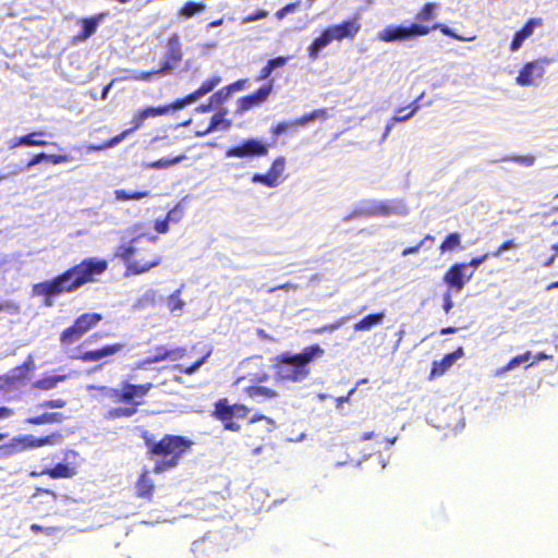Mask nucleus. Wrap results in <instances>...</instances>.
<instances>
[{
    "label": "nucleus",
    "mask_w": 558,
    "mask_h": 558,
    "mask_svg": "<svg viewBox=\"0 0 558 558\" xmlns=\"http://www.w3.org/2000/svg\"><path fill=\"white\" fill-rule=\"evenodd\" d=\"M167 305L171 313L180 312L183 310L185 302L181 299V288L177 289L169 295Z\"/></svg>",
    "instance_id": "37998d69"
},
{
    "label": "nucleus",
    "mask_w": 558,
    "mask_h": 558,
    "mask_svg": "<svg viewBox=\"0 0 558 558\" xmlns=\"http://www.w3.org/2000/svg\"><path fill=\"white\" fill-rule=\"evenodd\" d=\"M221 82V76L214 75L205 81L202 82L201 86L195 89L193 93L186 95L184 98L179 99V101L182 104V108L186 105H190L192 102H195L199 98L204 97L205 95L213 92Z\"/></svg>",
    "instance_id": "5701e85b"
},
{
    "label": "nucleus",
    "mask_w": 558,
    "mask_h": 558,
    "mask_svg": "<svg viewBox=\"0 0 558 558\" xmlns=\"http://www.w3.org/2000/svg\"><path fill=\"white\" fill-rule=\"evenodd\" d=\"M124 349V344L117 342L111 344H106L101 348L94 349V350H87L82 353H80L76 356V360L84 362V363H90V362H98L102 360H107L111 357L112 355L119 353Z\"/></svg>",
    "instance_id": "f3484780"
},
{
    "label": "nucleus",
    "mask_w": 558,
    "mask_h": 558,
    "mask_svg": "<svg viewBox=\"0 0 558 558\" xmlns=\"http://www.w3.org/2000/svg\"><path fill=\"white\" fill-rule=\"evenodd\" d=\"M512 160L520 162L522 165H525V166H532L535 161V158L531 155H526V156L512 157Z\"/></svg>",
    "instance_id": "e2e57ef3"
},
{
    "label": "nucleus",
    "mask_w": 558,
    "mask_h": 558,
    "mask_svg": "<svg viewBox=\"0 0 558 558\" xmlns=\"http://www.w3.org/2000/svg\"><path fill=\"white\" fill-rule=\"evenodd\" d=\"M246 398L252 400H269L278 397V392L269 387L258 386L256 383L250 384L242 390Z\"/></svg>",
    "instance_id": "c85d7f7f"
},
{
    "label": "nucleus",
    "mask_w": 558,
    "mask_h": 558,
    "mask_svg": "<svg viewBox=\"0 0 558 558\" xmlns=\"http://www.w3.org/2000/svg\"><path fill=\"white\" fill-rule=\"evenodd\" d=\"M288 57H276L268 60L267 64L275 71L276 69L282 68L287 64Z\"/></svg>",
    "instance_id": "13d9d810"
},
{
    "label": "nucleus",
    "mask_w": 558,
    "mask_h": 558,
    "mask_svg": "<svg viewBox=\"0 0 558 558\" xmlns=\"http://www.w3.org/2000/svg\"><path fill=\"white\" fill-rule=\"evenodd\" d=\"M489 256H492V253H485L481 256H476V257H473L469 264H466L468 266H471L473 268H477L480 265H482Z\"/></svg>",
    "instance_id": "052dcab7"
},
{
    "label": "nucleus",
    "mask_w": 558,
    "mask_h": 558,
    "mask_svg": "<svg viewBox=\"0 0 558 558\" xmlns=\"http://www.w3.org/2000/svg\"><path fill=\"white\" fill-rule=\"evenodd\" d=\"M333 39L335 37L332 36L330 27L324 29L307 48L310 59L313 61L316 60L319 57L320 50L327 47Z\"/></svg>",
    "instance_id": "c756f323"
},
{
    "label": "nucleus",
    "mask_w": 558,
    "mask_h": 558,
    "mask_svg": "<svg viewBox=\"0 0 558 558\" xmlns=\"http://www.w3.org/2000/svg\"><path fill=\"white\" fill-rule=\"evenodd\" d=\"M421 247H423V242H418L416 245L413 246H408L402 251V256L417 253Z\"/></svg>",
    "instance_id": "338daca9"
},
{
    "label": "nucleus",
    "mask_w": 558,
    "mask_h": 558,
    "mask_svg": "<svg viewBox=\"0 0 558 558\" xmlns=\"http://www.w3.org/2000/svg\"><path fill=\"white\" fill-rule=\"evenodd\" d=\"M130 134V131L123 130L120 134L113 136L112 138L108 140L104 145L102 148H110L116 145H118L120 142H122L128 135Z\"/></svg>",
    "instance_id": "8fccbe9b"
},
{
    "label": "nucleus",
    "mask_w": 558,
    "mask_h": 558,
    "mask_svg": "<svg viewBox=\"0 0 558 558\" xmlns=\"http://www.w3.org/2000/svg\"><path fill=\"white\" fill-rule=\"evenodd\" d=\"M384 319H385V314L383 312L369 314V315L363 317L357 323H355L353 326V329H354V331H369L375 326L383 324Z\"/></svg>",
    "instance_id": "72a5a7b5"
},
{
    "label": "nucleus",
    "mask_w": 558,
    "mask_h": 558,
    "mask_svg": "<svg viewBox=\"0 0 558 558\" xmlns=\"http://www.w3.org/2000/svg\"><path fill=\"white\" fill-rule=\"evenodd\" d=\"M141 437L147 458L154 461L153 472L156 474L177 468L194 445L191 439L181 435L165 434L156 439L151 433L144 430Z\"/></svg>",
    "instance_id": "f03ea898"
},
{
    "label": "nucleus",
    "mask_w": 558,
    "mask_h": 558,
    "mask_svg": "<svg viewBox=\"0 0 558 558\" xmlns=\"http://www.w3.org/2000/svg\"><path fill=\"white\" fill-rule=\"evenodd\" d=\"M227 109H220L216 114H214L210 119L209 124L204 128L203 130H196L195 135L197 137H203L207 134H209L213 131H216L218 129L227 130L232 125V121L229 119H226Z\"/></svg>",
    "instance_id": "cd10ccee"
},
{
    "label": "nucleus",
    "mask_w": 558,
    "mask_h": 558,
    "mask_svg": "<svg viewBox=\"0 0 558 558\" xmlns=\"http://www.w3.org/2000/svg\"><path fill=\"white\" fill-rule=\"evenodd\" d=\"M549 63L548 59H539L526 62L520 70L515 82L521 86L534 84L535 78H541L544 74V64Z\"/></svg>",
    "instance_id": "dca6fc26"
},
{
    "label": "nucleus",
    "mask_w": 558,
    "mask_h": 558,
    "mask_svg": "<svg viewBox=\"0 0 558 558\" xmlns=\"http://www.w3.org/2000/svg\"><path fill=\"white\" fill-rule=\"evenodd\" d=\"M466 268L465 263L451 265L444 275V282L456 292H461L465 283L473 277V272L466 274Z\"/></svg>",
    "instance_id": "4468645a"
},
{
    "label": "nucleus",
    "mask_w": 558,
    "mask_h": 558,
    "mask_svg": "<svg viewBox=\"0 0 558 558\" xmlns=\"http://www.w3.org/2000/svg\"><path fill=\"white\" fill-rule=\"evenodd\" d=\"M269 379V375L264 373L260 375H255L253 378L250 379V384L256 383V385L262 386L260 384L267 381Z\"/></svg>",
    "instance_id": "774afa93"
},
{
    "label": "nucleus",
    "mask_w": 558,
    "mask_h": 558,
    "mask_svg": "<svg viewBox=\"0 0 558 558\" xmlns=\"http://www.w3.org/2000/svg\"><path fill=\"white\" fill-rule=\"evenodd\" d=\"M269 147L258 138H247L239 145L227 148L225 156L229 158H251L266 156Z\"/></svg>",
    "instance_id": "9b49d317"
},
{
    "label": "nucleus",
    "mask_w": 558,
    "mask_h": 558,
    "mask_svg": "<svg viewBox=\"0 0 558 558\" xmlns=\"http://www.w3.org/2000/svg\"><path fill=\"white\" fill-rule=\"evenodd\" d=\"M146 121L145 117L143 116V112L141 109H138L134 114H133V118L131 120V128L130 129H126L128 131H130V134L136 130H138L143 124L144 122Z\"/></svg>",
    "instance_id": "49530a36"
},
{
    "label": "nucleus",
    "mask_w": 558,
    "mask_h": 558,
    "mask_svg": "<svg viewBox=\"0 0 558 558\" xmlns=\"http://www.w3.org/2000/svg\"><path fill=\"white\" fill-rule=\"evenodd\" d=\"M205 9L206 4L204 2L187 1L180 8L179 14L184 17H192Z\"/></svg>",
    "instance_id": "58836bf2"
},
{
    "label": "nucleus",
    "mask_w": 558,
    "mask_h": 558,
    "mask_svg": "<svg viewBox=\"0 0 558 558\" xmlns=\"http://www.w3.org/2000/svg\"><path fill=\"white\" fill-rule=\"evenodd\" d=\"M63 435L59 432L51 433L43 437H36L32 434L20 435L12 438L11 442L0 446L4 454H15L27 449L40 448L46 446H58L62 442Z\"/></svg>",
    "instance_id": "6e6552de"
},
{
    "label": "nucleus",
    "mask_w": 558,
    "mask_h": 558,
    "mask_svg": "<svg viewBox=\"0 0 558 558\" xmlns=\"http://www.w3.org/2000/svg\"><path fill=\"white\" fill-rule=\"evenodd\" d=\"M43 136H45L44 131H33L28 134L17 136L13 138L10 143V148H17L21 146L26 147H45L49 143L45 140H43Z\"/></svg>",
    "instance_id": "bb28decb"
},
{
    "label": "nucleus",
    "mask_w": 558,
    "mask_h": 558,
    "mask_svg": "<svg viewBox=\"0 0 558 558\" xmlns=\"http://www.w3.org/2000/svg\"><path fill=\"white\" fill-rule=\"evenodd\" d=\"M514 247H517L515 242L513 240H507L501 245H499V247L496 251L492 252V256L498 257L501 255L504 251L511 250Z\"/></svg>",
    "instance_id": "4d7b16f0"
},
{
    "label": "nucleus",
    "mask_w": 558,
    "mask_h": 558,
    "mask_svg": "<svg viewBox=\"0 0 558 558\" xmlns=\"http://www.w3.org/2000/svg\"><path fill=\"white\" fill-rule=\"evenodd\" d=\"M531 356H532V353L530 351H526L523 354H519V355L512 357L505 366L499 368L496 372V374L504 375L505 373L514 369L515 367L520 366L521 364L529 362Z\"/></svg>",
    "instance_id": "4c0bfd02"
},
{
    "label": "nucleus",
    "mask_w": 558,
    "mask_h": 558,
    "mask_svg": "<svg viewBox=\"0 0 558 558\" xmlns=\"http://www.w3.org/2000/svg\"><path fill=\"white\" fill-rule=\"evenodd\" d=\"M444 304L442 308L446 314H449L453 307V301L450 291H446L442 295Z\"/></svg>",
    "instance_id": "bf43d9fd"
},
{
    "label": "nucleus",
    "mask_w": 558,
    "mask_h": 558,
    "mask_svg": "<svg viewBox=\"0 0 558 558\" xmlns=\"http://www.w3.org/2000/svg\"><path fill=\"white\" fill-rule=\"evenodd\" d=\"M150 195L148 191H136V192H126L124 190H116L114 197L118 201H138L142 198H146Z\"/></svg>",
    "instance_id": "a19ab883"
},
{
    "label": "nucleus",
    "mask_w": 558,
    "mask_h": 558,
    "mask_svg": "<svg viewBox=\"0 0 558 558\" xmlns=\"http://www.w3.org/2000/svg\"><path fill=\"white\" fill-rule=\"evenodd\" d=\"M424 96V93H422L414 101H412L408 107L405 108H399L397 110L398 113L400 112H403L405 111L407 109H409V111L414 116L416 113V111L422 107V105L420 104L421 99L423 98Z\"/></svg>",
    "instance_id": "6e6d98bb"
},
{
    "label": "nucleus",
    "mask_w": 558,
    "mask_h": 558,
    "mask_svg": "<svg viewBox=\"0 0 558 558\" xmlns=\"http://www.w3.org/2000/svg\"><path fill=\"white\" fill-rule=\"evenodd\" d=\"M65 416L59 412H45L39 415L29 416L24 420L28 425L59 424L64 421Z\"/></svg>",
    "instance_id": "473e14b6"
},
{
    "label": "nucleus",
    "mask_w": 558,
    "mask_h": 558,
    "mask_svg": "<svg viewBox=\"0 0 558 558\" xmlns=\"http://www.w3.org/2000/svg\"><path fill=\"white\" fill-rule=\"evenodd\" d=\"M107 12H100L94 16L85 17L80 21L82 29L74 36L75 41H85L96 33L98 25L107 17Z\"/></svg>",
    "instance_id": "b1692460"
},
{
    "label": "nucleus",
    "mask_w": 558,
    "mask_h": 558,
    "mask_svg": "<svg viewBox=\"0 0 558 558\" xmlns=\"http://www.w3.org/2000/svg\"><path fill=\"white\" fill-rule=\"evenodd\" d=\"M246 83H247L246 78H241V80H238L227 86H228V88H230L231 93H234V92L242 90L245 87Z\"/></svg>",
    "instance_id": "680f3d73"
},
{
    "label": "nucleus",
    "mask_w": 558,
    "mask_h": 558,
    "mask_svg": "<svg viewBox=\"0 0 558 558\" xmlns=\"http://www.w3.org/2000/svg\"><path fill=\"white\" fill-rule=\"evenodd\" d=\"M267 15H268L267 11H265L263 9H258V10L250 13L248 15H246L243 19V23H250V22H254L257 20H262V19L266 17Z\"/></svg>",
    "instance_id": "864d4df0"
},
{
    "label": "nucleus",
    "mask_w": 558,
    "mask_h": 558,
    "mask_svg": "<svg viewBox=\"0 0 558 558\" xmlns=\"http://www.w3.org/2000/svg\"><path fill=\"white\" fill-rule=\"evenodd\" d=\"M457 248H462L461 234L459 232L449 233L439 245L441 253L451 252Z\"/></svg>",
    "instance_id": "e433bc0d"
},
{
    "label": "nucleus",
    "mask_w": 558,
    "mask_h": 558,
    "mask_svg": "<svg viewBox=\"0 0 558 558\" xmlns=\"http://www.w3.org/2000/svg\"><path fill=\"white\" fill-rule=\"evenodd\" d=\"M76 458L77 452L74 450H65L63 462L57 463L52 468H44L40 471H31L29 476L31 477H39L47 475L52 480H63V478H71L76 474V466L75 464L69 462L70 458Z\"/></svg>",
    "instance_id": "9d476101"
},
{
    "label": "nucleus",
    "mask_w": 558,
    "mask_h": 558,
    "mask_svg": "<svg viewBox=\"0 0 558 558\" xmlns=\"http://www.w3.org/2000/svg\"><path fill=\"white\" fill-rule=\"evenodd\" d=\"M73 158L69 154H47V153H38L35 154L26 163L25 168L31 169L32 167L38 165L41 161H48L52 165H60L68 161H71Z\"/></svg>",
    "instance_id": "7c9ffc66"
},
{
    "label": "nucleus",
    "mask_w": 558,
    "mask_h": 558,
    "mask_svg": "<svg viewBox=\"0 0 558 558\" xmlns=\"http://www.w3.org/2000/svg\"><path fill=\"white\" fill-rule=\"evenodd\" d=\"M543 21L539 17L530 19L521 29L514 33L513 38L510 44V50L517 51L525 39H527L534 32L536 27L542 26Z\"/></svg>",
    "instance_id": "393cba45"
},
{
    "label": "nucleus",
    "mask_w": 558,
    "mask_h": 558,
    "mask_svg": "<svg viewBox=\"0 0 558 558\" xmlns=\"http://www.w3.org/2000/svg\"><path fill=\"white\" fill-rule=\"evenodd\" d=\"M31 531L33 533H44L46 534L47 536H51L53 534H56L58 532V529L57 527H53V526H49V527H44L37 523H33L31 524Z\"/></svg>",
    "instance_id": "3c124183"
},
{
    "label": "nucleus",
    "mask_w": 558,
    "mask_h": 558,
    "mask_svg": "<svg viewBox=\"0 0 558 558\" xmlns=\"http://www.w3.org/2000/svg\"><path fill=\"white\" fill-rule=\"evenodd\" d=\"M108 268V262L101 258H85L50 280L36 283L35 294L46 299L64 293H72L86 283L96 280Z\"/></svg>",
    "instance_id": "f257e3e1"
},
{
    "label": "nucleus",
    "mask_w": 558,
    "mask_h": 558,
    "mask_svg": "<svg viewBox=\"0 0 558 558\" xmlns=\"http://www.w3.org/2000/svg\"><path fill=\"white\" fill-rule=\"evenodd\" d=\"M438 4L434 2L425 3L421 10L415 14V20L420 22H429L433 21L436 16L435 10Z\"/></svg>",
    "instance_id": "ea45409f"
},
{
    "label": "nucleus",
    "mask_w": 558,
    "mask_h": 558,
    "mask_svg": "<svg viewBox=\"0 0 558 558\" xmlns=\"http://www.w3.org/2000/svg\"><path fill=\"white\" fill-rule=\"evenodd\" d=\"M135 496L140 499L151 501L155 494V482L150 475V471L147 469L142 470L135 485Z\"/></svg>",
    "instance_id": "412c9836"
},
{
    "label": "nucleus",
    "mask_w": 558,
    "mask_h": 558,
    "mask_svg": "<svg viewBox=\"0 0 558 558\" xmlns=\"http://www.w3.org/2000/svg\"><path fill=\"white\" fill-rule=\"evenodd\" d=\"M182 109V104L177 99L173 102L159 106H149L142 108L143 116L145 119L156 118L159 116L168 114L170 111Z\"/></svg>",
    "instance_id": "2f4dec72"
},
{
    "label": "nucleus",
    "mask_w": 558,
    "mask_h": 558,
    "mask_svg": "<svg viewBox=\"0 0 558 558\" xmlns=\"http://www.w3.org/2000/svg\"><path fill=\"white\" fill-rule=\"evenodd\" d=\"M231 95L232 93L230 92V88L225 86L210 96V101L215 105V107H218L225 104L231 97Z\"/></svg>",
    "instance_id": "c03bdc74"
},
{
    "label": "nucleus",
    "mask_w": 558,
    "mask_h": 558,
    "mask_svg": "<svg viewBox=\"0 0 558 558\" xmlns=\"http://www.w3.org/2000/svg\"><path fill=\"white\" fill-rule=\"evenodd\" d=\"M438 29L444 35H447L451 38H454L460 41H471L476 38V35L471 36H464L458 34L456 31L450 28L449 26L445 24H434L433 26H427L423 24L413 23L410 26H388L384 28L379 35L378 38L381 41L391 43L396 40H404L409 39L414 36H425L430 33V31Z\"/></svg>",
    "instance_id": "423d86ee"
},
{
    "label": "nucleus",
    "mask_w": 558,
    "mask_h": 558,
    "mask_svg": "<svg viewBox=\"0 0 558 558\" xmlns=\"http://www.w3.org/2000/svg\"><path fill=\"white\" fill-rule=\"evenodd\" d=\"M275 422L265 415H257L250 420L246 437L264 440L274 430Z\"/></svg>",
    "instance_id": "a211bd4d"
},
{
    "label": "nucleus",
    "mask_w": 558,
    "mask_h": 558,
    "mask_svg": "<svg viewBox=\"0 0 558 558\" xmlns=\"http://www.w3.org/2000/svg\"><path fill=\"white\" fill-rule=\"evenodd\" d=\"M292 123H293V121L280 122L277 125L272 126L271 128L272 135L278 136V135L282 134L283 132L288 131L289 129L298 128V124H292Z\"/></svg>",
    "instance_id": "09e8293b"
},
{
    "label": "nucleus",
    "mask_w": 558,
    "mask_h": 558,
    "mask_svg": "<svg viewBox=\"0 0 558 558\" xmlns=\"http://www.w3.org/2000/svg\"><path fill=\"white\" fill-rule=\"evenodd\" d=\"M325 350L317 343L305 347L299 353L283 352L275 357L272 368L277 383H299L311 374V364L323 357Z\"/></svg>",
    "instance_id": "20e7f679"
},
{
    "label": "nucleus",
    "mask_w": 558,
    "mask_h": 558,
    "mask_svg": "<svg viewBox=\"0 0 558 558\" xmlns=\"http://www.w3.org/2000/svg\"><path fill=\"white\" fill-rule=\"evenodd\" d=\"M328 117H329L328 110L326 108H319V109H315L311 112L304 113L300 118L293 120L292 124H298V126H303V125H306L315 120L324 121V120L328 119Z\"/></svg>",
    "instance_id": "f704fd0d"
},
{
    "label": "nucleus",
    "mask_w": 558,
    "mask_h": 558,
    "mask_svg": "<svg viewBox=\"0 0 558 558\" xmlns=\"http://www.w3.org/2000/svg\"><path fill=\"white\" fill-rule=\"evenodd\" d=\"M336 40L353 38L361 29L357 19L343 21L340 24L329 26Z\"/></svg>",
    "instance_id": "a878e982"
},
{
    "label": "nucleus",
    "mask_w": 558,
    "mask_h": 558,
    "mask_svg": "<svg viewBox=\"0 0 558 558\" xmlns=\"http://www.w3.org/2000/svg\"><path fill=\"white\" fill-rule=\"evenodd\" d=\"M284 169L286 158L283 156H279L274 159L266 173H254L251 180L254 183H260L267 187H276L280 182V178L283 174Z\"/></svg>",
    "instance_id": "2eb2a0df"
},
{
    "label": "nucleus",
    "mask_w": 558,
    "mask_h": 558,
    "mask_svg": "<svg viewBox=\"0 0 558 558\" xmlns=\"http://www.w3.org/2000/svg\"><path fill=\"white\" fill-rule=\"evenodd\" d=\"M290 289H296V286L292 284L291 282H286L276 287H271L267 290L268 293H274L278 290H290Z\"/></svg>",
    "instance_id": "69168bd1"
},
{
    "label": "nucleus",
    "mask_w": 558,
    "mask_h": 558,
    "mask_svg": "<svg viewBox=\"0 0 558 558\" xmlns=\"http://www.w3.org/2000/svg\"><path fill=\"white\" fill-rule=\"evenodd\" d=\"M359 211L365 217H387L396 213V206L387 201H367Z\"/></svg>",
    "instance_id": "aec40b11"
},
{
    "label": "nucleus",
    "mask_w": 558,
    "mask_h": 558,
    "mask_svg": "<svg viewBox=\"0 0 558 558\" xmlns=\"http://www.w3.org/2000/svg\"><path fill=\"white\" fill-rule=\"evenodd\" d=\"M66 379V375H52L43 377L33 384V387L39 390H51L57 387L59 383Z\"/></svg>",
    "instance_id": "c9c22d12"
},
{
    "label": "nucleus",
    "mask_w": 558,
    "mask_h": 558,
    "mask_svg": "<svg viewBox=\"0 0 558 558\" xmlns=\"http://www.w3.org/2000/svg\"><path fill=\"white\" fill-rule=\"evenodd\" d=\"M186 355V349L185 348H174V349H168L163 345H158L154 349V354L145 357L142 361H138L134 369H146L149 365L160 363L163 361H179L182 360Z\"/></svg>",
    "instance_id": "f8f14e48"
},
{
    "label": "nucleus",
    "mask_w": 558,
    "mask_h": 558,
    "mask_svg": "<svg viewBox=\"0 0 558 558\" xmlns=\"http://www.w3.org/2000/svg\"><path fill=\"white\" fill-rule=\"evenodd\" d=\"M185 158H186V156L184 154L178 155L175 157H165V158H160V159L153 161L149 165V167L155 168V169H165V168L174 166L177 163H180Z\"/></svg>",
    "instance_id": "79ce46f5"
},
{
    "label": "nucleus",
    "mask_w": 558,
    "mask_h": 558,
    "mask_svg": "<svg viewBox=\"0 0 558 558\" xmlns=\"http://www.w3.org/2000/svg\"><path fill=\"white\" fill-rule=\"evenodd\" d=\"M102 320L99 313H83L75 318L73 324L65 328L59 337L63 345H71L80 340L85 333L95 328Z\"/></svg>",
    "instance_id": "1a4fd4ad"
},
{
    "label": "nucleus",
    "mask_w": 558,
    "mask_h": 558,
    "mask_svg": "<svg viewBox=\"0 0 558 558\" xmlns=\"http://www.w3.org/2000/svg\"><path fill=\"white\" fill-rule=\"evenodd\" d=\"M274 70L266 63L265 66L262 68L259 74L256 77V81H264L270 76Z\"/></svg>",
    "instance_id": "0e129e2a"
},
{
    "label": "nucleus",
    "mask_w": 558,
    "mask_h": 558,
    "mask_svg": "<svg viewBox=\"0 0 558 558\" xmlns=\"http://www.w3.org/2000/svg\"><path fill=\"white\" fill-rule=\"evenodd\" d=\"M299 5V2H291V3H288L286 4L284 7L280 8L277 13H276V16L279 19V20H282L288 13H291L293 11H295V9L298 8Z\"/></svg>",
    "instance_id": "5fc2aeb1"
},
{
    "label": "nucleus",
    "mask_w": 558,
    "mask_h": 558,
    "mask_svg": "<svg viewBox=\"0 0 558 558\" xmlns=\"http://www.w3.org/2000/svg\"><path fill=\"white\" fill-rule=\"evenodd\" d=\"M208 355H209V353H207L204 356H202L199 360H197L192 365H190L187 367H184L183 369H181V373L186 374V375L194 374L205 363V361L208 357Z\"/></svg>",
    "instance_id": "603ef678"
},
{
    "label": "nucleus",
    "mask_w": 558,
    "mask_h": 558,
    "mask_svg": "<svg viewBox=\"0 0 558 558\" xmlns=\"http://www.w3.org/2000/svg\"><path fill=\"white\" fill-rule=\"evenodd\" d=\"M248 413L250 409L245 404H231L228 398H221L215 402L211 416L221 422L226 430L239 432L241 425L236 420L246 418Z\"/></svg>",
    "instance_id": "0eeeda50"
},
{
    "label": "nucleus",
    "mask_w": 558,
    "mask_h": 558,
    "mask_svg": "<svg viewBox=\"0 0 558 558\" xmlns=\"http://www.w3.org/2000/svg\"><path fill=\"white\" fill-rule=\"evenodd\" d=\"M183 52L180 36L174 33L168 38L167 52L161 61L159 73L170 74L182 61Z\"/></svg>",
    "instance_id": "ddd939ff"
},
{
    "label": "nucleus",
    "mask_w": 558,
    "mask_h": 558,
    "mask_svg": "<svg viewBox=\"0 0 558 558\" xmlns=\"http://www.w3.org/2000/svg\"><path fill=\"white\" fill-rule=\"evenodd\" d=\"M272 92V82L259 87L255 93L243 96L238 100L236 113H243L255 106H258L267 100Z\"/></svg>",
    "instance_id": "6ab92c4d"
},
{
    "label": "nucleus",
    "mask_w": 558,
    "mask_h": 558,
    "mask_svg": "<svg viewBox=\"0 0 558 558\" xmlns=\"http://www.w3.org/2000/svg\"><path fill=\"white\" fill-rule=\"evenodd\" d=\"M116 256L125 264V275H141L159 266L162 256L156 251V238L138 235L117 248Z\"/></svg>",
    "instance_id": "39448f33"
},
{
    "label": "nucleus",
    "mask_w": 558,
    "mask_h": 558,
    "mask_svg": "<svg viewBox=\"0 0 558 558\" xmlns=\"http://www.w3.org/2000/svg\"><path fill=\"white\" fill-rule=\"evenodd\" d=\"M464 355L462 347L457 348L453 352L446 354L440 361H434L429 374V379L442 376L460 357Z\"/></svg>",
    "instance_id": "4be33fe9"
},
{
    "label": "nucleus",
    "mask_w": 558,
    "mask_h": 558,
    "mask_svg": "<svg viewBox=\"0 0 558 558\" xmlns=\"http://www.w3.org/2000/svg\"><path fill=\"white\" fill-rule=\"evenodd\" d=\"M154 76H163L162 73H159V69H156V70H151V71H134L132 74H131V78L134 80V81H144V82H148L150 81Z\"/></svg>",
    "instance_id": "a18cd8bd"
},
{
    "label": "nucleus",
    "mask_w": 558,
    "mask_h": 558,
    "mask_svg": "<svg viewBox=\"0 0 558 558\" xmlns=\"http://www.w3.org/2000/svg\"><path fill=\"white\" fill-rule=\"evenodd\" d=\"M154 388L153 383L132 384L123 380L120 388L101 386L98 388L100 396L113 404L120 407L110 408L105 417L110 421L129 418L135 415L138 408L145 403V397Z\"/></svg>",
    "instance_id": "7ed1b4c3"
},
{
    "label": "nucleus",
    "mask_w": 558,
    "mask_h": 558,
    "mask_svg": "<svg viewBox=\"0 0 558 558\" xmlns=\"http://www.w3.org/2000/svg\"><path fill=\"white\" fill-rule=\"evenodd\" d=\"M66 404L65 400L63 399H50L41 402L39 404V408L44 409H62Z\"/></svg>",
    "instance_id": "de8ad7c7"
}]
</instances>
